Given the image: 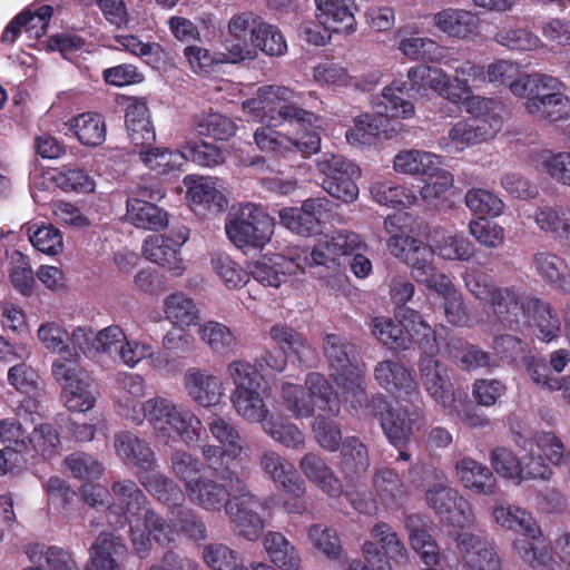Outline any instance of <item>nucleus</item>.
<instances>
[{"label": "nucleus", "mask_w": 570, "mask_h": 570, "mask_svg": "<svg viewBox=\"0 0 570 570\" xmlns=\"http://www.w3.org/2000/svg\"><path fill=\"white\" fill-rule=\"evenodd\" d=\"M272 340L279 346L285 354L295 355L298 361H303L312 354V347L307 340L296 330L285 324L273 325L269 330Z\"/></svg>", "instance_id": "052dcab7"}, {"label": "nucleus", "mask_w": 570, "mask_h": 570, "mask_svg": "<svg viewBox=\"0 0 570 570\" xmlns=\"http://www.w3.org/2000/svg\"><path fill=\"white\" fill-rule=\"evenodd\" d=\"M269 561L279 570H299L302 559L296 547L277 531H269L263 540Z\"/></svg>", "instance_id": "de8ad7c7"}, {"label": "nucleus", "mask_w": 570, "mask_h": 570, "mask_svg": "<svg viewBox=\"0 0 570 570\" xmlns=\"http://www.w3.org/2000/svg\"><path fill=\"white\" fill-rule=\"evenodd\" d=\"M165 318L174 326L184 330L196 325L199 321V309L191 297L183 292H176L164 299Z\"/></svg>", "instance_id": "3c124183"}, {"label": "nucleus", "mask_w": 570, "mask_h": 570, "mask_svg": "<svg viewBox=\"0 0 570 570\" xmlns=\"http://www.w3.org/2000/svg\"><path fill=\"white\" fill-rule=\"evenodd\" d=\"M564 85L558 78L534 72L512 86V95L525 98L528 114L539 120L556 122L570 117V97L563 92Z\"/></svg>", "instance_id": "20e7f679"}, {"label": "nucleus", "mask_w": 570, "mask_h": 570, "mask_svg": "<svg viewBox=\"0 0 570 570\" xmlns=\"http://www.w3.org/2000/svg\"><path fill=\"white\" fill-rule=\"evenodd\" d=\"M321 26L333 32L355 31L354 0H314Z\"/></svg>", "instance_id": "4c0bfd02"}, {"label": "nucleus", "mask_w": 570, "mask_h": 570, "mask_svg": "<svg viewBox=\"0 0 570 570\" xmlns=\"http://www.w3.org/2000/svg\"><path fill=\"white\" fill-rule=\"evenodd\" d=\"M535 273L554 291L570 294V267L564 258L549 250L532 256Z\"/></svg>", "instance_id": "ea45409f"}, {"label": "nucleus", "mask_w": 570, "mask_h": 570, "mask_svg": "<svg viewBox=\"0 0 570 570\" xmlns=\"http://www.w3.org/2000/svg\"><path fill=\"white\" fill-rule=\"evenodd\" d=\"M176 527L154 510L144 512V529L139 524H130L131 543L138 554L146 556L151 547V540L160 546L175 541Z\"/></svg>", "instance_id": "a878e982"}, {"label": "nucleus", "mask_w": 570, "mask_h": 570, "mask_svg": "<svg viewBox=\"0 0 570 570\" xmlns=\"http://www.w3.org/2000/svg\"><path fill=\"white\" fill-rule=\"evenodd\" d=\"M61 400L71 412H87L96 404V396L91 391V381L83 377L62 385Z\"/></svg>", "instance_id": "bf43d9fd"}, {"label": "nucleus", "mask_w": 570, "mask_h": 570, "mask_svg": "<svg viewBox=\"0 0 570 570\" xmlns=\"http://www.w3.org/2000/svg\"><path fill=\"white\" fill-rule=\"evenodd\" d=\"M489 460L499 476L515 485L524 481L549 482L554 475V471L549 469L543 460L534 454V451L519 458L507 446H495L491 450Z\"/></svg>", "instance_id": "f8f14e48"}, {"label": "nucleus", "mask_w": 570, "mask_h": 570, "mask_svg": "<svg viewBox=\"0 0 570 570\" xmlns=\"http://www.w3.org/2000/svg\"><path fill=\"white\" fill-rule=\"evenodd\" d=\"M136 476L157 501L168 507H175L184 501L185 497L180 487L171 478L156 471V468L141 470V472H137Z\"/></svg>", "instance_id": "a18cd8bd"}, {"label": "nucleus", "mask_w": 570, "mask_h": 570, "mask_svg": "<svg viewBox=\"0 0 570 570\" xmlns=\"http://www.w3.org/2000/svg\"><path fill=\"white\" fill-rule=\"evenodd\" d=\"M183 384L191 401L203 407L216 406L225 394L220 377L200 367L186 370Z\"/></svg>", "instance_id": "c85d7f7f"}, {"label": "nucleus", "mask_w": 570, "mask_h": 570, "mask_svg": "<svg viewBox=\"0 0 570 570\" xmlns=\"http://www.w3.org/2000/svg\"><path fill=\"white\" fill-rule=\"evenodd\" d=\"M261 469L278 483L282 490L296 497L306 491L304 480L297 474L293 464L274 450H265L259 456Z\"/></svg>", "instance_id": "f704fd0d"}, {"label": "nucleus", "mask_w": 570, "mask_h": 570, "mask_svg": "<svg viewBox=\"0 0 570 570\" xmlns=\"http://www.w3.org/2000/svg\"><path fill=\"white\" fill-rule=\"evenodd\" d=\"M375 115L363 114L354 117L353 126L345 131L346 141L354 147L376 144L386 118H411L414 115L413 104L405 98V83L393 82L385 87L373 105Z\"/></svg>", "instance_id": "7ed1b4c3"}, {"label": "nucleus", "mask_w": 570, "mask_h": 570, "mask_svg": "<svg viewBox=\"0 0 570 570\" xmlns=\"http://www.w3.org/2000/svg\"><path fill=\"white\" fill-rule=\"evenodd\" d=\"M232 403L236 413L249 423H261L271 415L259 387L234 390Z\"/></svg>", "instance_id": "603ef678"}, {"label": "nucleus", "mask_w": 570, "mask_h": 570, "mask_svg": "<svg viewBox=\"0 0 570 570\" xmlns=\"http://www.w3.org/2000/svg\"><path fill=\"white\" fill-rule=\"evenodd\" d=\"M189 238V229L186 226L174 227L169 235L148 236L142 245L145 257L175 275H181L185 271L180 258V248Z\"/></svg>", "instance_id": "a211bd4d"}, {"label": "nucleus", "mask_w": 570, "mask_h": 570, "mask_svg": "<svg viewBox=\"0 0 570 570\" xmlns=\"http://www.w3.org/2000/svg\"><path fill=\"white\" fill-rule=\"evenodd\" d=\"M493 518L502 528L528 538L517 539L513 548L533 570H560V563L552 556L550 542L542 537L531 513L519 507L500 504L494 507Z\"/></svg>", "instance_id": "f03ea898"}, {"label": "nucleus", "mask_w": 570, "mask_h": 570, "mask_svg": "<svg viewBox=\"0 0 570 570\" xmlns=\"http://www.w3.org/2000/svg\"><path fill=\"white\" fill-rule=\"evenodd\" d=\"M370 194L376 204L391 208H409L417 202L415 191L392 180H376L370 186Z\"/></svg>", "instance_id": "8fccbe9b"}, {"label": "nucleus", "mask_w": 570, "mask_h": 570, "mask_svg": "<svg viewBox=\"0 0 570 570\" xmlns=\"http://www.w3.org/2000/svg\"><path fill=\"white\" fill-rule=\"evenodd\" d=\"M435 291L443 297L445 317L455 326H471V320L466 313L462 294L455 288L449 277H441Z\"/></svg>", "instance_id": "4d7b16f0"}, {"label": "nucleus", "mask_w": 570, "mask_h": 570, "mask_svg": "<svg viewBox=\"0 0 570 570\" xmlns=\"http://www.w3.org/2000/svg\"><path fill=\"white\" fill-rule=\"evenodd\" d=\"M184 185L187 188L186 196L195 212L206 210L218 214L227 207V199L217 178L188 175L184 178Z\"/></svg>", "instance_id": "cd10ccee"}, {"label": "nucleus", "mask_w": 570, "mask_h": 570, "mask_svg": "<svg viewBox=\"0 0 570 570\" xmlns=\"http://www.w3.org/2000/svg\"><path fill=\"white\" fill-rule=\"evenodd\" d=\"M397 48L410 60H428L450 66L449 61L445 60L444 48L431 38L419 36L402 37Z\"/></svg>", "instance_id": "864d4df0"}, {"label": "nucleus", "mask_w": 570, "mask_h": 570, "mask_svg": "<svg viewBox=\"0 0 570 570\" xmlns=\"http://www.w3.org/2000/svg\"><path fill=\"white\" fill-rule=\"evenodd\" d=\"M66 135H73L78 141L88 147H97L105 142L107 127L105 118L98 112H82L63 124Z\"/></svg>", "instance_id": "c03bdc74"}, {"label": "nucleus", "mask_w": 570, "mask_h": 570, "mask_svg": "<svg viewBox=\"0 0 570 570\" xmlns=\"http://www.w3.org/2000/svg\"><path fill=\"white\" fill-rule=\"evenodd\" d=\"M262 429L271 439L288 449L299 451L305 448L304 432L285 417L271 414Z\"/></svg>", "instance_id": "5fc2aeb1"}, {"label": "nucleus", "mask_w": 570, "mask_h": 570, "mask_svg": "<svg viewBox=\"0 0 570 570\" xmlns=\"http://www.w3.org/2000/svg\"><path fill=\"white\" fill-rule=\"evenodd\" d=\"M434 356L425 354L420 358L419 371L423 387L438 405L444 410L452 409L455 396L449 370Z\"/></svg>", "instance_id": "b1692460"}, {"label": "nucleus", "mask_w": 570, "mask_h": 570, "mask_svg": "<svg viewBox=\"0 0 570 570\" xmlns=\"http://www.w3.org/2000/svg\"><path fill=\"white\" fill-rule=\"evenodd\" d=\"M395 317L404 328V333L410 337V344L412 342L417 344L424 354H438V336H441V334L438 330H433L417 311L401 307L395 311Z\"/></svg>", "instance_id": "c9c22d12"}, {"label": "nucleus", "mask_w": 570, "mask_h": 570, "mask_svg": "<svg viewBox=\"0 0 570 570\" xmlns=\"http://www.w3.org/2000/svg\"><path fill=\"white\" fill-rule=\"evenodd\" d=\"M165 197L161 188L155 190H140L139 197L127 199V217L131 224L139 228L158 230L167 226L168 215L153 202Z\"/></svg>", "instance_id": "bb28decb"}, {"label": "nucleus", "mask_w": 570, "mask_h": 570, "mask_svg": "<svg viewBox=\"0 0 570 570\" xmlns=\"http://www.w3.org/2000/svg\"><path fill=\"white\" fill-rule=\"evenodd\" d=\"M441 165L440 157L423 150L400 151L393 161L395 171L407 175L425 176Z\"/></svg>", "instance_id": "6e6d98bb"}, {"label": "nucleus", "mask_w": 570, "mask_h": 570, "mask_svg": "<svg viewBox=\"0 0 570 570\" xmlns=\"http://www.w3.org/2000/svg\"><path fill=\"white\" fill-rule=\"evenodd\" d=\"M127 554L122 539L110 532H101L89 550L85 570H122L120 560Z\"/></svg>", "instance_id": "72a5a7b5"}, {"label": "nucleus", "mask_w": 570, "mask_h": 570, "mask_svg": "<svg viewBox=\"0 0 570 570\" xmlns=\"http://www.w3.org/2000/svg\"><path fill=\"white\" fill-rule=\"evenodd\" d=\"M332 203L326 197L307 198L301 208L287 207L279 210V218L289 230L301 236L315 233L327 217Z\"/></svg>", "instance_id": "5701e85b"}, {"label": "nucleus", "mask_w": 570, "mask_h": 570, "mask_svg": "<svg viewBox=\"0 0 570 570\" xmlns=\"http://www.w3.org/2000/svg\"><path fill=\"white\" fill-rule=\"evenodd\" d=\"M446 351L450 357L468 370L492 365L491 355L488 352L461 337H451L446 343Z\"/></svg>", "instance_id": "13d9d810"}, {"label": "nucleus", "mask_w": 570, "mask_h": 570, "mask_svg": "<svg viewBox=\"0 0 570 570\" xmlns=\"http://www.w3.org/2000/svg\"><path fill=\"white\" fill-rule=\"evenodd\" d=\"M404 528L407 531L411 548L420 556L422 562L425 566H438L440 549L426 529L424 517L419 513L407 515Z\"/></svg>", "instance_id": "37998d69"}, {"label": "nucleus", "mask_w": 570, "mask_h": 570, "mask_svg": "<svg viewBox=\"0 0 570 570\" xmlns=\"http://www.w3.org/2000/svg\"><path fill=\"white\" fill-rule=\"evenodd\" d=\"M116 454L125 462L137 468V472L157 466L155 452L149 443L131 432L121 431L115 434Z\"/></svg>", "instance_id": "79ce46f5"}, {"label": "nucleus", "mask_w": 570, "mask_h": 570, "mask_svg": "<svg viewBox=\"0 0 570 570\" xmlns=\"http://www.w3.org/2000/svg\"><path fill=\"white\" fill-rule=\"evenodd\" d=\"M371 540L362 544L364 558L370 563L393 562L396 566H405L409 562V551L393 527L384 521H379L370 530Z\"/></svg>", "instance_id": "dca6fc26"}, {"label": "nucleus", "mask_w": 570, "mask_h": 570, "mask_svg": "<svg viewBox=\"0 0 570 570\" xmlns=\"http://www.w3.org/2000/svg\"><path fill=\"white\" fill-rule=\"evenodd\" d=\"M533 443L539 450L534 454L540 456L549 469L564 466L570 473V450H567L563 441L553 431L535 432Z\"/></svg>", "instance_id": "09e8293b"}, {"label": "nucleus", "mask_w": 570, "mask_h": 570, "mask_svg": "<svg viewBox=\"0 0 570 570\" xmlns=\"http://www.w3.org/2000/svg\"><path fill=\"white\" fill-rule=\"evenodd\" d=\"M298 96L284 86H263L256 97L246 100L243 106L256 111L266 126L257 128L254 140L265 153L286 157L301 153L304 157L321 149V118L296 106Z\"/></svg>", "instance_id": "f257e3e1"}, {"label": "nucleus", "mask_w": 570, "mask_h": 570, "mask_svg": "<svg viewBox=\"0 0 570 570\" xmlns=\"http://www.w3.org/2000/svg\"><path fill=\"white\" fill-rule=\"evenodd\" d=\"M200 340L218 354H227L237 345L234 333L226 325L208 321L198 328Z\"/></svg>", "instance_id": "69168bd1"}, {"label": "nucleus", "mask_w": 570, "mask_h": 570, "mask_svg": "<svg viewBox=\"0 0 570 570\" xmlns=\"http://www.w3.org/2000/svg\"><path fill=\"white\" fill-rule=\"evenodd\" d=\"M459 564L463 570H502L493 547L482 537L461 532L456 537Z\"/></svg>", "instance_id": "393cba45"}, {"label": "nucleus", "mask_w": 570, "mask_h": 570, "mask_svg": "<svg viewBox=\"0 0 570 570\" xmlns=\"http://www.w3.org/2000/svg\"><path fill=\"white\" fill-rule=\"evenodd\" d=\"M223 481H228L233 491L232 501L225 511L233 530L248 541H256L265 528L263 518L255 511L259 505L258 498L239 475Z\"/></svg>", "instance_id": "ddd939ff"}, {"label": "nucleus", "mask_w": 570, "mask_h": 570, "mask_svg": "<svg viewBox=\"0 0 570 570\" xmlns=\"http://www.w3.org/2000/svg\"><path fill=\"white\" fill-rule=\"evenodd\" d=\"M185 495L189 502L207 512L226 511L233 498V491L228 481L218 482L212 478L202 476L194 483H188Z\"/></svg>", "instance_id": "c756f323"}, {"label": "nucleus", "mask_w": 570, "mask_h": 570, "mask_svg": "<svg viewBox=\"0 0 570 570\" xmlns=\"http://www.w3.org/2000/svg\"><path fill=\"white\" fill-rule=\"evenodd\" d=\"M411 88L417 92L431 89L439 96L458 104L471 92L470 86L458 77L451 78L442 69L428 65L411 67L407 71Z\"/></svg>", "instance_id": "f3484780"}, {"label": "nucleus", "mask_w": 570, "mask_h": 570, "mask_svg": "<svg viewBox=\"0 0 570 570\" xmlns=\"http://www.w3.org/2000/svg\"><path fill=\"white\" fill-rule=\"evenodd\" d=\"M338 450L340 469L345 479H358L368 470V449L367 445L358 436H346Z\"/></svg>", "instance_id": "49530a36"}, {"label": "nucleus", "mask_w": 570, "mask_h": 570, "mask_svg": "<svg viewBox=\"0 0 570 570\" xmlns=\"http://www.w3.org/2000/svg\"><path fill=\"white\" fill-rule=\"evenodd\" d=\"M193 128L198 135L212 137L216 140H227L236 132L235 122L218 112L195 116Z\"/></svg>", "instance_id": "680f3d73"}, {"label": "nucleus", "mask_w": 570, "mask_h": 570, "mask_svg": "<svg viewBox=\"0 0 570 570\" xmlns=\"http://www.w3.org/2000/svg\"><path fill=\"white\" fill-rule=\"evenodd\" d=\"M488 301L493 316V325L498 330L507 328L520 332L525 322L530 296H521L514 286H498Z\"/></svg>", "instance_id": "412c9836"}, {"label": "nucleus", "mask_w": 570, "mask_h": 570, "mask_svg": "<svg viewBox=\"0 0 570 570\" xmlns=\"http://www.w3.org/2000/svg\"><path fill=\"white\" fill-rule=\"evenodd\" d=\"M274 218L258 205L246 203L230 214L225 225L228 239L239 249L262 250L274 234Z\"/></svg>", "instance_id": "6e6552de"}, {"label": "nucleus", "mask_w": 570, "mask_h": 570, "mask_svg": "<svg viewBox=\"0 0 570 570\" xmlns=\"http://www.w3.org/2000/svg\"><path fill=\"white\" fill-rule=\"evenodd\" d=\"M202 430L203 423L194 411L178 404L169 423V432L174 431L183 443L190 445L200 439Z\"/></svg>", "instance_id": "e2e57ef3"}, {"label": "nucleus", "mask_w": 570, "mask_h": 570, "mask_svg": "<svg viewBox=\"0 0 570 570\" xmlns=\"http://www.w3.org/2000/svg\"><path fill=\"white\" fill-rule=\"evenodd\" d=\"M111 492L118 501L109 504L107 510V521L112 528H125L129 523V515L138 517L147 510L148 499L135 481H115Z\"/></svg>", "instance_id": "4be33fe9"}, {"label": "nucleus", "mask_w": 570, "mask_h": 570, "mask_svg": "<svg viewBox=\"0 0 570 570\" xmlns=\"http://www.w3.org/2000/svg\"><path fill=\"white\" fill-rule=\"evenodd\" d=\"M372 487L379 502L390 511L399 510L407 498V488L399 473L387 466L376 469Z\"/></svg>", "instance_id": "a19ab883"}, {"label": "nucleus", "mask_w": 570, "mask_h": 570, "mask_svg": "<svg viewBox=\"0 0 570 570\" xmlns=\"http://www.w3.org/2000/svg\"><path fill=\"white\" fill-rule=\"evenodd\" d=\"M317 169L325 178L322 186L332 197L345 204L358 197V187L354 180L360 175L358 167L341 155L325 153L317 158Z\"/></svg>", "instance_id": "2eb2a0df"}, {"label": "nucleus", "mask_w": 570, "mask_h": 570, "mask_svg": "<svg viewBox=\"0 0 570 570\" xmlns=\"http://www.w3.org/2000/svg\"><path fill=\"white\" fill-rule=\"evenodd\" d=\"M424 474L426 480L433 481L425 491L428 505L453 527H471L474 523L472 505L458 490L449 485L444 471L429 465L424 468Z\"/></svg>", "instance_id": "9d476101"}, {"label": "nucleus", "mask_w": 570, "mask_h": 570, "mask_svg": "<svg viewBox=\"0 0 570 570\" xmlns=\"http://www.w3.org/2000/svg\"><path fill=\"white\" fill-rule=\"evenodd\" d=\"M532 219L538 229L570 247V207L558 204H540Z\"/></svg>", "instance_id": "58836bf2"}, {"label": "nucleus", "mask_w": 570, "mask_h": 570, "mask_svg": "<svg viewBox=\"0 0 570 570\" xmlns=\"http://www.w3.org/2000/svg\"><path fill=\"white\" fill-rule=\"evenodd\" d=\"M465 110L471 117L456 121L448 131V138L458 150L482 144L493 138L502 128V117L494 110L491 98L466 95Z\"/></svg>", "instance_id": "39448f33"}, {"label": "nucleus", "mask_w": 570, "mask_h": 570, "mask_svg": "<svg viewBox=\"0 0 570 570\" xmlns=\"http://www.w3.org/2000/svg\"><path fill=\"white\" fill-rule=\"evenodd\" d=\"M298 465L306 479L330 498L336 499L343 494L342 481L320 454L305 453Z\"/></svg>", "instance_id": "e433bc0d"}, {"label": "nucleus", "mask_w": 570, "mask_h": 570, "mask_svg": "<svg viewBox=\"0 0 570 570\" xmlns=\"http://www.w3.org/2000/svg\"><path fill=\"white\" fill-rule=\"evenodd\" d=\"M305 386L308 392L298 384L284 383L282 385L281 404L294 419L301 420L313 416L315 412L314 399L322 402L318 406L320 410L334 416L338 415L341 411L338 394L323 374L308 373L305 379Z\"/></svg>", "instance_id": "0eeeda50"}, {"label": "nucleus", "mask_w": 570, "mask_h": 570, "mask_svg": "<svg viewBox=\"0 0 570 570\" xmlns=\"http://www.w3.org/2000/svg\"><path fill=\"white\" fill-rule=\"evenodd\" d=\"M60 445L58 431L51 424L42 423L36 425L30 433L28 454L35 452L36 455L50 460L59 453Z\"/></svg>", "instance_id": "338daca9"}, {"label": "nucleus", "mask_w": 570, "mask_h": 570, "mask_svg": "<svg viewBox=\"0 0 570 570\" xmlns=\"http://www.w3.org/2000/svg\"><path fill=\"white\" fill-rule=\"evenodd\" d=\"M376 383L397 401L414 403L421 401L419 383L412 372L401 361L384 360L374 366Z\"/></svg>", "instance_id": "aec40b11"}, {"label": "nucleus", "mask_w": 570, "mask_h": 570, "mask_svg": "<svg viewBox=\"0 0 570 570\" xmlns=\"http://www.w3.org/2000/svg\"><path fill=\"white\" fill-rule=\"evenodd\" d=\"M390 253L406 263L412 277L424 284L428 288L436 291L441 277H449L438 273L433 265L434 252L431 246L413 237L395 234L387 240Z\"/></svg>", "instance_id": "9b49d317"}, {"label": "nucleus", "mask_w": 570, "mask_h": 570, "mask_svg": "<svg viewBox=\"0 0 570 570\" xmlns=\"http://www.w3.org/2000/svg\"><path fill=\"white\" fill-rule=\"evenodd\" d=\"M323 348L336 385L343 390L346 400L353 399V407L362 405L366 400V370L364 364L352 362L354 345L337 334H326Z\"/></svg>", "instance_id": "423d86ee"}, {"label": "nucleus", "mask_w": 570, "mask_h": 570, "mask_svg": "<svg viewBox=\"0 0 570 570\" xmlns=\"http://www.w3.org/2000/svg\"><path fill=\"white\" fill-rule=\"evenodd\" d=\"M455 476L469 492L492 497L499 490V483L491 469L471 456H463L455 462Z\"/></svg>", "instance_id": "7c9ffc66"}, {"label": "nucleus", "mask_w": 570, "mask_h": 570, "mask_svg": "<svg viewBox=\"0 0 570 570\" xmlns=\"http://www.w3.org/2000/svg\"><path fill=\"white\" fill-rule=\"evenodd\" d=\"M312 433L315 442L327 452H336L344 440L341 424L322 414L314 417Z\"/></svg>", "instance_id": "774afa93"}, {"label": "nucleus", "mask_w": 570, "mask_h": 570, "mask_svg": "<svg viewBox=\"0 0 570 570\" xmlns=\"http://www.w3.org/2000/svg\"><path fill=\"white\" fill-rule=\"evenodd\" d=\"M412 403L410 406H401L393 411H387L382 416L381 428L389 442L397 448H404L414 435L421 432L426 425V414L421 401Z\"/></svg>", "instance_id": "6ab92c4d"}, {"label": "nucleus", "mask_w": 570, "mask_h": 570, "mask_svg": "<svg viewBox=\"0 0 570 570\" xmlns=\"http://www.w3.org/2000/svg\"><path fill=\"white\" fill-rule=\"evenodd\" d=\"M494 41L510 50L531 51L544 47L543 41L531 30L523 27H502Z\"/></svg>", "instance_id": "0e129e2a"}, {"label": "nucleus", "mask_w": 570, "mask_h": 570, "mask_svg": "<svg viewBox=\"0 0 570 570\" xmlns=\"http://www.w3.org/2000/svg\"><path fill=\"white\" fill-rule=\"evenodd\" d=\"M178 404L165 396H153L142 403L125 399L119 401L120 414L134 424L140 425L144 420L154 431L156 440L168 443L170 439L169 423Z\"/></svg>", "instance_id": "4468645a"}, {"label": "nucleus", "mask_w": 570, "mask_h": 570, "mask_svg": "<svg viewBox=\"0 0 570 570\" xmlns=\"http://www.w3.org/2000/svg\"><path fill=\"white\" fill-rule=\"evenodd\" d=\"M527 307L523 322L532 328L534 336L543 343L557 341L561 333V321L553 306L540 297L530 295Z\"/></svg>", "instance_id": "473e14b6"}, {"label": "nucleus", "mask_w": 570, "mask_h": 570, "mask_svg": "<svg viewBox=\"0 0 570 570\" xmlns=\"http://www.w3.org/2000/svg\"><path fill=\"white\" fill-rule=\"evenodd\" d=\"M433 26L446 37L471 40L480 32V18L472 11L459 8H444L432 17Z\"/></svg>", "instance_id": "2f4dec72"}, {"label": "nucleus", "mask_w": 570, "mask_h": 570, "mask_svg": "<svg viewBox=\"0 0 570 570\" xmlns=\"http://www.w3.org/2000/svg\"><path fill=\"white\" fill-rule=\"evenodd\" d=\"M208 430L220 444H204L200 448L205 465L219 479H236L239 474L229 465L243 453V439L237 429L224 417L213 414L208 421Z\"/></svg>", "instance_id": "1a4fd4ad"}]
</instances>
